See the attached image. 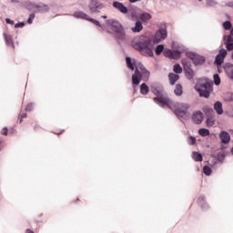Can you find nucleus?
<instances>
[{"label":"nucleus","instance_id":"obj_14","mask_svg":"<svg viewBox=\"0 0 233 233\" xmlns=\"http://www.w3.org/2000/svg\"><path fill=\"white\" fill-rule=\"evenodd\" d=\"M192 121L196 123V125H201L203 123V113L200 111H196L192 115Z\"/></svg>","mask_w":233,"mask_h":233},{"label":"nucleus","instance_id":"obj_33","mask_svg":"<svg viewBox=\"0 0 233 233\" xmlns=\"http://www.w3.org/2000/svg\"><path fill=\"white\" fill-rule=\"evenodd\" d=\"M213 79H214L215 85H217V86L221 85V78H219V75L215 74L213 76Z\"/></svg>","mask_w":233,"mask_h":233},{"label":"nucleus","instance_id":"obj_26","mask_svg":"<svg viewBox=\"0 0 233 233\" xmlns=\"http://www.w3.org/2000/svg\"><path fill=\"white\" fill-rule=\"evenodd\" d=\"M174 93L177 96H183V86H181L180 84H177L175 87Z\"/></svg>","mask_w":233,"mask_h":233},{"label":"nucleus","instance_id":"obj_19","mask_svg":"<svg viewBox=\"0 0 233 233\" xmlns=\"http://www.w3.org/2000/svg\"><path fill=\"white\" fill-rule=\"evenodd\" d=\"M224 70H225L227 76L230 79H233V65L228 64V65L225 66Z\"/></svg>","mask_w":233,"mask_h":233},{"label":"nucleus","instance_id":"obj_4","mask_svg":"<svg viewBox=\"0 0 233 233\" xmlns=\"http://www.w3.org/2000/svg\"><path fill=\"white\" fill-rule=\"evenodd\" d=\"M167 108H170L177 116V117H182L185 119L187 117V110L190 108V104L188 103H175L174 101L170 100L169 105L167 106Z\"/></svg>","mask_w":233,"mask_h":233},{"label":"nucleus","instance_id":"obj_40","mask_svg":"<svg viewBox=\"0 0 233 233\" xmlns=\"http://www.w3.org/2000/svg\"><path fill=\"white\" fill-rule=\"evenodd\" d=\"M25 26V22H20L15 25V28H23Z\"/></svg>","mask_w":233,"mask_h":233},{"label":"nucleus","instance_id":"obj_7","mask_svg":"<svg viewBox=\"0 0 233 233\" xmlns=\"http://www.w3.org/2000/svg\"><path fill=\"white\" fill-rule=\"evenodd\" d=\"M73 16L76 17V19H84L85 21H89V23H92L93 25H96V26H99L102 28V30L105 29V26L99 23V21L90 17L87 14H86L83 11H76L73 14Z\"/></svg>","mask_w":233,"mask_h":233},{"label":"nucleus","instance_id":"obj_34","mask_svg":"<svg viewBox=\"0 0 233 233\" xmlns=\"http://www.w3.org/2000/svg\"><path fill=\"white\" fill-rule=\"evenodd\" d=\"M214 123H215L214 118H212V116H208L206 121L207 127H214Z\"/></svg>","mask_w":233,"mask_h":233},{"label":"nucleus","instance_id":"obj_45","mask_svg":"<svg viewBox=\"0 0 233 233\" xmlns=\"http://www.w3.org/2000/svg\"><path fill=\"white\" fill-rule=\"evenodd\" d=\"M139 1H142V0H129V3H139Z\"/></svg>","mask_w":233,"mask_h":233},{"label":"nucleus","instance_id":"obj_27","mask_svg":"<svg viewBox=\"0 0 233 233\" xmlns=\"http://www.w3.org/2000/svg\"><path fill=\"white\" fill-rule=\"evenodd\" d=\"M198 203L204 210H207V208H208V205L207 204V202H205V197H200L198 198Z\"/></svg>","mask_w":233,"mask_h":233},{"label":"nucleus","instance_id":"obj_11","mask_svg":"<svg viewBox=\"0 0 233 233\" xmlns=\"http://www.w3.org/2000/svg\"><path fill=\"white\" fill-rule=\"evenodd\" d=\"M187 56L189 59L193 60L194 65H196L197 66L205 63V56H199L195 53H187Z\"/></svg>","mask_w":233,"mask_h":233},{"label":"nucleus","instance_id":"obj_22","mask_svg":"<svg viewBox=\"0 0 233 233\" xmlns=\"http://www.w3.org/2000/svg\"><path fill=\"white\" fill-rule=\"evenodd\" d=\"M139 18L144 23H148V21L152 19V15H150V13H142Z\"/></svg>","mask_w":233,"mask_h":233},{"label":"nucleus","instance_id":"obj_9","mask_svg":"<svg viewBox=\"0 0 233 233\" xmlns=\"http://www.w3.org/2000/svg\"><path fill=\"white\" fill-rule=\"evenodd\" d=\"M88 8L91 14H101V10L105 8V4L99 0H90Z\"/></svg>","mask_w":233,"mask_h":233},{"label":"nucleus","instance_id":"obj_10","mask_svg":"<svg viewBox=\"0 0 233 233\" xmlns=\"http://www.w3.org/2000/svg\"><path fill=\"white\" fill-rule=\"evenodd\" d=\"M228 51L227 49H220L218 55L215 57V65L217 68H221V65L225 63V57H227Z\"/></svg>","mask_w":233,"mask_h":233},{"label":"nucleus","instance_id":"obj_44","mask_svg":"<svg viewBox=\"0 0 233 233\" xmlns=\"http://www.w3.org/2000/svg\"><path fill=\"white\" fill-rule=\"evenodd\" d=\"M227 6H229L230 8H233V2H229L227 4Z\"/></svg>","mask_w":233,"mask_h":233},{"label":"nucleus","instance_id":"obj_30","mask_svg":"<svg viewBox=\"0 0 233 233\" xmlns=\"http://www.w3.org/2000/svg\"><path fill=\"white\" fill-rule=\"evenodd\" d=\"M203 111L205 112L206 116H210L211 114H214V109L208 106H205L203 107Z\"/></svg>","mask_w":233,"mask_h":233},{"label":"nucleus","instance_id":"obj_46","mask_svg":"<svg viewBox=\"0 0 233 233\" xmlns=\"http://www.w3.org/2000/svg\"><path fill=\"white\" fill-rule=\"evenodd\" d=\"M26 233H34V231L32 229H26Z\"/></svg>","mask_w":233,"mask_h":233},{"label":"nucleus","instance_id":"obj_35","mask_svg":"<svg viewBox=\"0 0 233 233\" xmlns=\"http://www.w3.org/2000/svg\"><path fill=\"white\" fill-rule=\"evenodd\" d=\"M223 27L225 30H230V28H232V23H230V21H225L223 22Z\"/></svg>","mask_w":233,"mask_h":233},{"label":"nucleus","instance_id":"obj_23","mask_svg":"<svg viewBox=\"0 0 233 233\" xmlns=\"http://www.w3.org/2000/svg\"><path fill=\"white\" fill-rule=\"evenodd\" d=\"M4 36L7 46L14 48V39L12 38V35L4 34Z\"/></svg>","mask_w":233,"mask_h":233},{"label":"nucleus","instance_id":"obj_2","mask_svg":"<svg viewBox=\"0 0 233 233\" xmlns=\"http://www.w3.org/2000/svg\"><path fill=\"white\" fill-rule=\"evenodd\" d=\"M132 46L135 50L141 52L142 56H154V44L148 37L141 36L137 41L132 43Z\"/></svg>","mask_w":233,"mask_h":233},{"label":"nucleus","instance_id":"obj_39","mask_svg":"<svg viewBox=\"0 0 233 233\" xmlns=\"http://www.w3.org/2000/svg\"><path fill=\"white\" fill-rule=\"evenodd\" d=\"M34 19H35V14H31V15H29V18L27 19V23H28L29 25H32V22L34 21Z\"/></svg>","mask_w":233,"mask_h":233},{"label":"nucleus","instance_id":"obj_51","mask_svg":"<svg viewBox=\"0 0 233 233\" xmlns=\"http://www.w3.org/2000/svg\"><path fill=\"white\" fill-rule=\"evenodd\" d=\"M0 145H1V141H0Z\"/></svg>","mask_w":233,"mask_h":233},{"label":"nucleus","instance_id":"obj_21","mask_svg":"<svg viewBox=\"0 0 233 233\" xmlns=\"http://www.w3.org/2000/svg\"><path fill=\"white\" fill-rule=\"evenodd\" d=\"M168 79H169L170 85H176V81H177L179 79V75L170 73L168 75Z\"/></svg>","mask_w":233,"mask_h":233},{"label":"nucleus","instance_id":"obj_16","mask_svg":"<svg viewBox=\"0 0 233 233\" xmlns=\"http://www.w3.org/2000/svg\"><path fill=\"white\" fill-rule=\"evenodd\" d=\"M34 12H48L49 8L46 5H32Z\"/></svg>","mask_w":233,"mask_h":233},{"label":"nucleus","instance_id":"obj_31","mask_svg":"<svg viewBox=\"0 0 233 233\" xmlns=\"http://www.w3.org/2000/svg\"><path fill=\"white\" fill-rule=\"evenodd\" d=\"M174 72H175V74H182L183 73V68L181 67V66L179 64H176L174 66Z\"/></svg>","mask_w":233,"mask_h":233},{"label":"nucleus","instance_id":"obj_50","mask_svg":"<svg viewBox=\"0 0 233 233\" xmlns=\"http://www.w3.org/2000/svg\"><path fill=\"white\" fill-rule=\"evenodd\" d=\"M198 1H200V2H201V1H203V0H198Z\"/></svg>","mask_w":233,"mask_h":233},{"label":"nucleus","instance_id":"obj_29","mask_svg":"<svg viewBox=\"0 0 233 233\" xmlns=\"http://www.w3.org/2000/svg\"><path fill=\"white\" fill-rule=\"evenodd\" d=\"M165 52V46L164 45H158L157 48L155 49V54L157 56H161V53Z\"/></svg>","mask_w":233,"mask_h":233},{"label":"nucleus","instance_id":"obj_3","mask_svg":"<svg viewBox=\"0 0 233 233\" xmlns=\"http://www.w3.org/2000/svg\"><path fill=\"white\" fill-rule=\"evenodd\" d=\"M151 92L155 96H157V97H154V101H155V103H157V105H159L163 108H165V106H168V105H170L171 100H170V98H168V96H167V95H164L163 88H161L160 86H157L156 85H151Z\"/></svg>","mask_w":233,"mask_h":233},{"label":"nucleus","instance_id":"obj_32","mask_svg":"<svg viewBox=\"0 0 233 233\" xmlns=\"http://www.w3.org/2000/svg\"><path fill=\"white\" fill-rule=\"evenodd\" d=\"M203 173L205 174V176H210L212 174V168H210V167L208 166H205L203 167Z\"/></svg>","mask_w":233,"mask_h":233},{"label":"nucleus","instance_id":"obj_17","mask_svg":"<svg viewBox=\"0 0 233 233\" xmlns=\"http://www.w3.org/2000/svg\"><path fill=\"white\" fill-rule=\"evenodd\" d=\"M184 71H185V75H186L187 79H193L194 70H192V68H190L187 65H184Z\"/></svg>","mask_w":233,"mask_h":233},{"label":"nucleus","instance_id":"obj_36","mask_svg":"<svg viewBox=\"0 0 233 233\" xmlns=\"http://www.w3.org/2000/svg\"><path fill=\"white\" fill-rule=\"evenodd\" d=\"M207 6H216L218 5L217 0H206Z\"/></svg>","mask_w":233,"mask_h":233},{"label":"nucleus","instance_id":"obj_12","mask_svg":"<svg viewBox=\"0 0 233 233\" xmlns=\"http://www.w3.org/2000/svg\"><path fill=\"white\" fill-rule=\"evenodd\" d=\"M163 56L169 57V59H179V57H181V51L164 49Z\"/></svg>","mask_w":233,"mask_h":233},{"label":"nucleus","instance_id":"obj_42","mask_svg":"<svg viewBox=\"0 0 233 233\" xmlns=\"http://www.w3.org/2000/svg\"><path fill=\"white\" fill-rule=\"evenodd\" d=\"M3 136H8V127H4L2 130Z\"/></svg>","mask_w":233,"mask_h":233},{"label":"nucleus","instance_id":"obj_28","mask_svg":"<svg viewBox=\"0 0 233 233\" xmlns=\"http://www.w3.org/2000/svg\"><path fill=\"white\" fill-rule=\"evenodd\" d=\"M199 136H202V137H207V136H210V130L207 128H200L198 130Z\"/></svg>","mask_w":233,"mask_h":233},{"label":"nucleus","instance_id":"obj_5","mask_svg":"<svg viewBox=\"0 0 233 233\" xmlns=\"http://www.w3.org/2000/svg\"><path fill=\"white\" fill-rule=\"evenodd\" d=\"M106 25L111 26L112 30L116 32V37L118 39H123L127 38V34L125 33V28H123V25L119 21L115 20V19H108L106 20Z\"/></svg>","mask_w":233,"mask_h":233},{"label":"nucleus","instance_id":"obj_25","mask_svg":"<svg viewBox=\"0 0 233 233\" xmlns=\"http://www.w3.org/2000/svg\"><path fill=\"white\" fill-rule=\"evenodd\" d=\"M192 158L194 159V161H203V155H201V153L194 151L192 153Z\"/></svg>","mask_w":233,"mask_h":233},{"label":"nucleus","instance_id":"obj_8","mask_svg":"<svg viewBox=\"0 0 233 233\" xmlns=\"http://www.w3.org/2000/svg\"><path fill=\"white\" fill-rule=\"evenodd\" d=\"M168 37V31H167V25L161 24L158 30L155 34V37L153 38L154 43H161V41H165Z\"/></svg>","mask_w":233,"mask_h":233},{"label":"nucleus","instance_id":"obj_48","mask_svg":"<svg viewBox=\"0 0 233 233\" xmlns=\"http://www.w3.org/2000/svg\"><path fill=\"white\" fill-rule=\"evenodd\" d=\"M218 70L219 73H221V67L220 68L218 67Z\"/></svg>","mask_w":233,"mask_h":233},{"label":"nucleus","instance_id":"obj_15","mask_svg":"<svg viewBox=\"0 0 233 233\" xmlns=\"http://www.w3.org/2000/svg\"><path fill=\"white\" fill-rule=\"evenodd\" d=\"M218 137L221 140V143H230V134L227 131H221L218 135Z\"/></svg>","mask_w":233,"mask_h":233},{"label":"nucleus","instance_id":"obj_37","mask_svg":"<svg viewBox=\"0 0 233 233\" xmlns=\"http://www.w3.org/2000/svg\"><path fill=\"white\" fill-rule=\"evenodd\" d=\"M187 143H188V145H196V137H188Z\"/></svg>","mask_w":233,"mask_h":233},{"label":"nucleus","instance_id":"obj_38","mask_svg":"<svg viewBox=\"0 0 233 233\" xmlns=\"http://www.w3.org/2000/svg\"><path fill=\"white\" fill-rule=\"evenodd\" d=\"M34 110V103H30L25 107V112H32Z\"/></svg>","mask_w":233,"mask_h":233},{"label":"nucleus","instance_id":"obj_20","mask_svg":"<svg viewBox=\"0 0 233 233\" xmlns=\"http://www.w3.org/2000/svg\"><path fill=\"white\" fill-rule=\"evenodd\" d=\"M214 110H216L218 116H221V114H223V104L219 101L216 102L214 105Z\"/></svg>","mask_w":233,"mask_h":233},{"label":"nucleus","instance_id":"obj_1","mask_svg":"<svg viewBox=\"0 0 233 233\" xmlns=\"http://www.w3.org/2000/svg\"><path fill=\"white\" fill-rule=\"evenodd\" d=\"M126 63L129 70H135L136 68L135 74L132 75L133 88H136V86L141 83V79L142 81H148L150 78V71L147 70L143 64L139 63L136 66V64L132 62V58L129 56L126 57Z\"/></svg>","mask_w":233,"mask_h":233},{"label":"nucleus","instance_id":"obj_43","mask_svg":"<svg viewBox=\"0 0 233 233\" xmlns=\"http://www.w3.org/2000/svg\"><path fill=\"white\" fill-rule=\"evenodd\" d=\"M5 23H7V25H14V20H11L10 18H5Z\"/></svg>","mask_w":233,"mask_h":233},{"label":"nucleus","instance_id":"obj_24","mask_svg":"<svg viewBox=\"0 0 233 233\" xmlns=\"http://www.w3.org/2000/svg\"><path fill=\"white\" fill-rule=\"evenodd\" d=\"M148 92H150V87H148L145 83L141 84L140 94H142V96H147Z\"/></svg>","mask_w":233,"mask_h":233},{"label":"nucleus","instance_id":"obj_41","mask_svg":"<svg viewBox=\"0 0 233 233\" xmlns=\"http://www.w3.org/2000/svg\"><path fill=\"white\" fill-rule=\"evenodd\" d=\"M25 117H26L25 113L19 115V123H23V119H25Z\"/></svg>","mask_w":233,"mask_h":233},{"label":"nucleus","instance_id":"obj_18","mask_svg":"<svg viewBox=\"0 0 233 233\" xmlns=\"http://www.w3.org/2000/svg\"><path fill=\"white\" fill-rule=\"evenodd\" d=\"M132 32L134 34H139V32H141V30H143V23H141V21H137L135 24V26L131 28Z\"/></svg>","mask_w":233,"mask_h":233},{"label":"nucleus","instance_id":"obj_6","mask_svg":"<svg viewBox=\"0 0 233 233\" xmlns=\"http://www.w3.org/2000/svg\"><path fill=\"white\" fill-rule=\"evenodd\" d=\"M195 89L198 92L200 97H210V92H212V82L205 81L204 83H198L195 86Z\"/></svg>","mask_w":233,"mask_h":233},{"label":"nucleus","instance_id":"obj_47","mask_svg":"<svg viewBox=\"0 0 233 233\" xmlns=\"http://www.w3.org/2000/svg\"><path fill=\"white\" fill-rule=\"evenodd\" d=\"M102 18L103 19H106V15H102Z\"/></svg>","mask_w":233,"mask_h":233},{"label":"nucleus","instance_id":"obj_49","mask_svg":"<svg viewBox=\"0 0 233 233\" xmlns=\"http://www.w3.org/2000/svg\"><path fill=\"white\" fill-rule=\"evenodd\" d=\"M14 3H18V0H13Z\"/></svg>","mask_w":233,"mask_h":233},{"label":"nucleus","instance_id":"obj_13","mask_svg":"<svg viewBox=\"0 0 233 233\" xmlns=\"http://www.w3.org/2000/svg\"><path fill=\"white\" fill-rule=\"evenodd\" d=\"M113 7H115V9L121 14H128V7H127L126 5L121 2H113Z\"/></svg>","mask_w":233,"mask_h":233}]
</instances>
